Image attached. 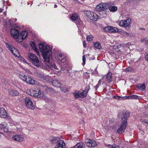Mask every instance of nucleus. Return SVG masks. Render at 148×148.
Returning <instances> with one entry per match:
<instances>
[{"mask_svg":"<svg viewBox=\"0 0 148 148\" xmlns=\"http://www.w3.org/2000/svg\"><path fill=\"white\" fill-rule=\"evenodd\" d=\"M94 87L95 88V89L96 90H97L99 87V86L98 85H96L95 86H94Z\"/></svg>","mask_w":148,"mask_h":148,"instance_id":"51","label":"nucleus"},{"mask_svg":"<svg viewBox=\"0 0 148 148\" xmlns=\"http://www.w3.org/2000/svg\"><path fill=\"white\" fill-rule=\"evenodd\" d=\"M2 51V48L0 47V52H1Z\"/></svg>","mask_w":148,"mask_h":148,"instance_id":"53","label":"nucleus"},{"mask_svg":"<svg viewBox=\"0 0 148 148\" xmlns=\"http://www.w3.org/2000/svg\"><path fill=\"white\" fill-rule=\"evenodd\" d=\"M30 95L32 96H34L37 97L38 96V91L31 90H30Z\"/></svg>","mask_w":148,"mask_h":148,"instance_id":"26","label":"nucleus"},{"mask_svg":"<svg viewBox=\"0 0 148 148\" xmlns=\"http://www.w3.org/2000/svg\"><path fill=\"white\" fill-rule=\"evenodd\" d=\"M21 60L22 61H23L24 63H27V64H28V63L27 62V60L23 58H21Z\"/></svg>","mask_w":148,"mask_h":148,"instance_id":"46","label":"nucleus"},{"mask_svg":"<svg viewBox=\"0 0 148 148\" xmlns=\"http://www.w3.org/2000/svg\"><path fill=\"white\" fill-rule=\"evenodd\" d=\"M89 89H90V87L89 86H86L85 88L84 91L86 92V93L87 94V93L88 92L89 90Z\"/></svg>","mask_w":148,"mask_h":148,"instance_id":"43","label":"nucleus"},{"mask_svg":"<svg viewBox=\"0 0 148 148\" xmlns=\"http://www.w3.org/2000/svg\"><path fill=\"white\" fill-rule=\"evenodd\" d=\"M93 36L92 35H90L87 36L86 39L88 41H90L92 40Z\"/></svg>","mask_w":148,"mask_h":148,"instance_id":"36","label":"nucleus"},{"mask_svg":"<svg viewBox=\"0 0 148 148\" xmlns=\"http://www.w3.org/2000/svg\"><path fill=\"white\" fill-rule=\"evenodd\" d=\"M7 124L5 122H3L2 123L0 124V129H2L4 128V127L7 126Z\"/></svg>","mask_w":148,"mask_h":148,"instance_id":"38","label":"nucleus"},{"mask_svg":"<svg viewBox=\"0 0 148 148\" xmlns=\"http://www.w3.org/2000/svg\"><path fill=\"white\" fill-rule=\"evenodd\" d=\"M131 23V19L130 18H128L127 19L120 21L118 24L121 27H126L129 26Z\"/></svg>","mask_w":148,"mask_h":148,"instance_id":"8","label":"nucleus"},{"mask_svg":"<svg viewBox=\"0 0 148 148\" xmlns=\"http://www.w3.org/2000/svg\"><path fill=\"white\" fill-rule=\"evenodd\" d=\"M101 80H99V82Z\"/></svg>","mask_w":148,"mask_h":148,"instance_id":"57","label":"nucleus"},{"mask_svg":"<svg viewBox=\"0 0 148 148\" xmlns=\"http://www.w3.org/2000/svg\"><path fill=\"white\" fill-rule=\"evenodd\" d=\"M113 148H119V146L115 145H113Z\"/></svg>","mask_w":148,"mask_h":148,"instance_id":"48","label":"nucleus"},{"mask_svg":"<svg viewBox=\"0 0 148 148\" xmlns=\"http://www.w3.org/2000/svg\"><path fill=\"white\" fill-rule=\"evenodd\" d=\"M80 98H83L86 97L87 96V94L86 93V92L85 91H83L82 92L80 91Z\"/></svg>","mask_w":148,"mask_h":148,"instance_id":"33","label":"nucleus"},{"mask_svg":"<svg viewBox=\"0 0 148 148\" xmlns=\"http://www.w3.org/2000/svg\"><path fill=\"white\" fill-rule=\"evenodd\" d=\"M72 94L74 98L77 99L80 97V91L78 90H75Z\"/></svg>","mask_w":148,"mask_h":148,"instance_id":"23","label":"nucleus"},{"mask_svg":"<svg viewBox=\"0 0 148 148\" xmlns=\"http://www.w3.org/2000/svg\"><path fill=\"white\" fill-rule=\"evenodd\" d=\"M27 35L28 33L26 31H23L21 32L19 34L18 42H20L22 41L27 37Z\"/></svg>","mask_w":148,"mask_h":148,"instance_id":"13","label":"nucleus"},{"mask_svg":"<svg viewBox=\"0 0 148 148\" xmlns=\"http://www.w3.org/2000/svg\"><path fill=\"white\" fill-rule=\"evenodd\" d=\"M123 117L122 118L123 119V121L125 120L127 121V119L129 117L130 114L128 111L126 110H124L123 111ZM122 121V120H121Z\"/></svg>","mask_w":148,"mask_h":148,"instance_id":"18","label":"nucleus"},{"mask_svg":"<svg viewBox=\"0 0 148 148\" xmlns=\"http://www.w3.org/2000/svg\"><path fill=\"white\" fill-rule=\"evenodd\" d=\"M137 87L139 89L143 90L145 88V84H139L137 85Z\"/></svg>","mask_w":148,"mask_h":148,"instance_id":"28","label":"nucleus"},{"mask_svg":"<svg viewBox=\"0 0 148 148\" xmlns=\"http://www.w3.org/2000/svg\"><path fill=\"white\" fill-rule=\"evenodd\" d=\"M145 59L146 61H148V53L145 55Z\"/></svg>","mask_w":148,"mask_h":148,"instance_id":"47","label":"nucleus"},{"mask_svg":"<svg viewBox=\"0 0 148 148\" xmlns=\"http://www.w3.org/2000/svg\"><path fill=\"white\" fill-rule=\"evenodd\" d=\"M147 41V40L146 38H143L141 39V42H144L145 44Z\"/></svg>","mask_w":148,"mask_h":148,"instance_id":"41","label":"nucleus"},{"mask_svg":"<svg viewBox=\"0 0 148 148\" xmlns=\"http://www.w3.org/2000/svg\"><path fill=\"white\" fill-rule=\"evenodd\" d=\"M107 7L104 3H101L97 5L96 8V11L99 12L101 14H106L105 10L107 9Z\"/></svg>","mask_w":148,"mask_h":148,"instance_id":"5","label":"nucleus"},{"mask_svg":"<svg viewBox=\"0 0 148 148\" xmlns=\"http://www.w3.org/2000/svg\"><path fill=\"white\" fill-rule=\"evenodd\" d=\"M10 33L11 36L16 41L18 42V39L19 34V31L15 28H13L11 29Z\"/></svg>","mask_w":148,"mask_h":148,"instance_id":"7","label":"nucleus"},{"mask_svg":"<svg viewBox=\"0 0 148 148\" xmlns=\"http://www.w3.org/2000/svg\"><path fill=\"white\" fill-rule=\"evenodd\" d=\"M140 121L143 124L147 123L148 124V120L143 119H140Z\"/></svg>","mask_w":148,"mask_h":148,"instance_id":"37","label":"nucleus"},{"mask_svg":"<svg viewBox=\"0 0 148 148\" xmlns=\"http://www.w3.org/2000/svg\"><path fill=\"white\" fill-rule=\"evenodd\" d=\"M25 81L30 84H35V81L33 79L28 76L26 77V79Z\"/></svg>","mask_w":148,"mask_h":148,"instance_id":"19","label":"nucleus"},{"mask_svg":"<svg viewBox=\"0 0 148 148\" xmlns=\"http://www.w3.org/2000/svg\"><path fill=\"white\" fill-rule=\"evenodd\" d=\"M109 9L110 11L113 12L116 11L117 10V8L116 6H112L109 7Z\"/></svg>","mask_w":148,"mask_h":148,"instance_id":"34","label":"nucleus"},{"mask_svg":"<svg viewBox=\"0 0 148 148\" xmlns=\"http://www.w3.org/2000/svg\"><path fill=\"white\" fill-rule=\"evenodd\" d=\"M57 145L58 147L57 148H66L65 144L64 141L62 140H59Z\"/></svg>","mask_w":148,"mask_h":148,"instance_id":"17","label":"nucleus"},{"mask_svg":"<svg viewBox=\"0 0 148 148\" xmlns=\"http://www.w3.org/2000/svg\"><path fill=\"white\" fill-rule=\"evenodd\" d=\"M147 115L146 114H144V115L143 116V117H146Z\"/></svg>","mask_w":148,"mask_h":148,"instance_id":"54","label":"nucleus"},{"mask_svg":"<svg viewBox=\"0 0 148 148\" xmlns=\"http://www.w3.org/2000/svg\"><path fill=\"white\" fill-rule=\"evenodd\" d=\"M39 48L42 53V54L46 64V69L50 70H58L56 64L54 62H50V60L52 58V47L46 43H40L39 45Z\"/></svg>","mask_w":148,"mask_h":148,"instance_id":"1","label":"nucleus"},{"mask_svg":"<svg viewBox=\"0 0 148 148\" xmlns=\"http://www.w3.org/2000/svg\"><path fill=\"white\" fill-rule=\"evenodd\" d=\"M13 140L18 142L22 141L24 139V136L22 135H16L12 137Z\"/></svg>","mask_w":148,"mask_h":148,"instance_id":"15","label":"nucleus"},{"mask_svg":"<svg viewBox=\"0 0 148 148\" xmlns=\"http://www.w3.org/2000/svg\"><path fill=\"white\" fill-rule=\"evenodd\" d=\"M84 14L88 18L93 21H96L99 18L98 16L96 14L89 10L85 11Z\"/></svg>","mask_w":148,"mask_h":148,"instance_id":"3","label":"nucleus"},{"mask_svg":"<svg viewBox=\"0 0 148 148\" xmlns=\"http://www.w3.org/2000/svg\"><path fill=\"white\" fill-rule=\"evenodd\" d=\"M138 98V96L136 95H132L127 97V99H137Z\"/></svg>","mask_w":148,"mask_h":148,"instance_id":"35","label":"nucleus"},{"mask_svg":"<svg viewBox=\"0 0 148 148\" xmlns=\"http://www.w3.org/2000/svg\"><path fill=\"white\" fill-rule=\"evenodd\" d=\"M142 29H145L144 28H142Z\"/></svg>","mask_w":148,"mask_h":148,"instance_id":"55","label":"nucleus"},{"mask_svg":"<svg viewBox=\"0 0 148 148\" xmlns=\"http://www.w3.org/2000/svg\"><path fill=\"white\" fill-rule=\"evenodd\" d=\"M104 30L105 32L110 33H115L118 31V29L111 26H108L105 27Z\"/></svg>","mask_w":148,"mask_h":148,"instance_id":"14","label":"nucleus"},{"mask_svg":"<svg viewBox=\"0 0 148 148\" xmlns=\"http://www.w3.org/2000/svg\"><path fill=\"white\" fill-rule=\"evenodd\" d=\"M133 71V68L131 67H128L125 69V71L126 72L132 71Z\"/></svg>","mask_w":148,"mask_h":148,"instance_id":"40","label":"nucleus"},{"mask_svg":"<svg viewBox=\"0 0 148 148\" xmlns=\"http://www.w3.org/2000/svg\"><path fill=\"white\" fill-rule=\"evenodd\" d=\"M105 146L106 147L110 148H113V145H111L109 144H105Z\"/></svg>","mask_w":148,"mask_h":148,"instance_id":"44","label":"nucleus"},{"mask_svg":"<svg viewBox=\"0 0 148 148\" xmlns=\"http://www.w3.org/2000/svg\"><path fill=\"white\" fill-rule=\"evenodd\" d=\"M30 45L32 49L35 51L37 55H39V52L35 43L33 42H31L30 43Z\"/></svg>","mask_w":148,"mask_h":148,"instance_id":"21","label":"nucleus"},{"mask_svg":"<svg viewBox=\"0 0 148 148\" xmlns=\"http://www.w3.org/2000/svg\"><path fill=\"white\" fill-rule=\"evenodd\" d=\"M4 131L7 132H8V130L7 127H6H6H4Z\"/></svg>","mask_w":148,"mask_h":148,"instance_id":"45","label":"nucleus"},{"mask_svg":"<svg viewBox=\"0 0 148 148\" xmlns=\"http://www.w3.org/2000/svg\"><path fill=\"white\" fill-rule=\"evenodd\" d=\"M9 93L10 95L14 96L18 95L19 94L17 90L12 89L10 90L9 91Z\"/></svg>","mask_w":148,"mask_h":148,"instance_id":"20","label":"nucleus"},{"mask_svg":"<svg viewBox=\"0 0 148 148\" xmlns=\"http://www.w3.org/2000/svg\"><path fill=\"white\" fill-rule=\"evenodd\" d=\"M37 94H38V96H37V97L39 98L43 97L45 95L44 93L42 91L39 90H38Z\"/></svg>","mask_w":148,"mask_h":148,"instance_id":"27","label":"nucleus"},{"mask_svg":"<svg viewBox=\"0 0 148 148\" xmlns=\"http://www.w3.org/2000/svg\"><path fill=\"white\" fill-rule=\"evenodd\" d=\"M82 60L83 61V63H82V64L83 65H84L85 64V62L86 60L85 55L83 56L82 57Z\"/></svg>","mask_w":148,"mask_h":148,"instance_id":"42","label":"nucleus"},{"mask_svg":"<svg viewBox=\"0 0 148 148\" xmlns=\"http://www.w3.org/2000/svg\"><path fill=\"white\" fill-rule=\"evenodd\" d=\"M16 19H14L13 20H10L8 21V24H9L13 27H17L18 26L15 22V21H16Z\"/></svg>","mask_w":148,"mask_h":148,"instance_id":"22","label":"nucleus"},{"mask_svg":"<svg viewBox=\"0 0 148 148\" xmlns=\"http://www.w3.org/2000/svg\"><path fill=\"white\" fill-rule=\"evenodd\" d=\"M83 144L82 143H78L74 146L71 148H83Z\"/></svg>","mask_w":148,"mask_h":148,"instance_id":"29","label":"nucleus"},{"mask_svg":"<svg viewBox=\"0 0 148 148\" xmlns=\"http://www.w3.org/2000/svg\"><path fill=\"white\" fill-rule=\"evenodd\" d=\"M7 116V113L5 110L3 108L0 109V116L3 118H5Z\"/></svg>","mask_w":148,"mask_h":148,"instance_id":"16","label":"nucleus"},{"mask_svg":"<svg viewBox=\"0 0 148 148\" xmlns=\"http://www.w3.org/2000/svg\"><path fill=\"white\" fill-rule=\"evenodd\" d=\"M61 90L64 92H66L68 91L69 89L67 87H64L61 88Z\"/></svg>","mask_w":148,"mask_h":148,"instance_id":"39","label":"nucleus"},{"mask_svg":"<svg viewBox=\"0 0 148 148\" xmlns=\"http://www.w3.org/2000/svg\"><path fill=\"white\" fill-rule=\"evenodd\" d=\"M147 108H148V104L147 105Z\"/></svg>","mask_w":148,"mask_h":148,"instance_id":"56","label":"nucleus"},{"mask_svg":"<svg viewBox=\"0 0 148 148\" xmlns=\"http://www.w3.org/2000/svg\"><path fill=\"white\" fill-rule=\"evenodd\" d=\"M55 59L58 63L60 64L64 63L66 60V58L64 56L59 52H56L55 54Z\"/></svg>","mask_w":148,"mask_h":148,"instance_id":"4","label":"nucleus"},{"mask_svg":"<svg viewBox=\"0 0 148 148\" xmlns=\"http://www.w3.org/2000/svg\"><path fill=\"white\" fill-rule=\"evenodd\" d=\"M27 76L25 75L23 73H20L19 74V77L23 81H25L26 79V77Z\"/></svg>","mask_w":148,"mask_h":148,"instance_id":"32","label":"nucleus"},{"mask_svg":"<svg viewBox=\"0 0 148 148\" xmlns=\"http://www.w3.org/2000/svg\"><path fill=\"white\" fill-rule=\"evenodd\" d=\"M59 138L58 137H54L51 140L52 143L54 145L57 142H58L59 140H60Z\"/></svg>","mask_w":148,"mask_h":148,"instance_id":"31","label":"nucleus"},{"mask_svg":"<svg viewBox=\"0 0 148 148\" xmlns=\"http://www.w3.org/2000/svg\"><path fill=\"white\" fill-rule=\"evenodd\" d=\"M85 143L86 146L90 147H95L97 145V144L95 141L89 139H86Z\"/></svg>","mask_w":148,"mask_h":148,"instance_id":"12","label":"nucleus"},{"mask_svg":"<svg viewBox=\"0 0 148 148\" xmlns=\"http://www.w3.org/2000/svg\"><path fill=\"white\" fill-rule=\"evenodd\" d=\"M25 103L27 108L31 109H34L35 108L34 104L30 100V99L28 97H26L25 100Z\"/></svg>","mask_w":148,"mask_h":148,"instance_id":"11","label":"nucleus"},{"mask_svg":"<svg viewBox=\"0 0 148 148\" xmlns=\"http://www.w3.org/2000/svg\"><path fill=\"white\" fill-rule=\"evenodd\" d=\"M70 19L72 21H76L75 23L77 25L81 24V20L79 19L78 15L76 13H73L70 17Z\"/></svg>","mask_w":148,"mask_h":148,"instance_id":"10","label":"nucleus"},{"mask_svg":"<svg viewBox=\"0 0 148 148\" xmlns=\"http://www.w3.org/2000/svg\"><path fill=\"white\" fill-rule=\"evenodd\" d=\"M57 6L56 5H54V8H57Z\"/></svg>","mask_w":148,"mask_h":148,"instance_id":"52","label":"nucleus"},{"mask_svg":"<svg viewBox=\"0 0 148 148\" xmlns=\"http://www.w3.org/2000/svg\"><path fill=\"white\" fill-rule=\"evenodd\" d=\"M112 74L111 72H109L108 74L106 77L107 81L109 82H110L112 81Z\"/></svg>","mask_w":148,"mask_h":148,"instance_id":"25","label":"nucleus"},{"mask_svg":"<svg viewBox=\"0 0 148 148\" xmlns=\"http://www.w3.org/2000/svg\"><path fill=\"white\" fill-rule=\"evenodd\" d=\"M5 45L14 56L18 58L20 56V54L16 49L11 46L7 43H5Z\"/></svg>","mask_w":148,"mask_h":148,"instance_id":"6","label":"nucleus"},{"mask_svg":"<svg viewBox=\"0 0 148 148\" xmlns=\"http://www.w3.org/2000/svg\"><path fill=\"white\" fill-rule=\"evenodd\" d=\"M28 60L34 65L37 67L40 66V62L38 57L33 53L29 54L28 56Z\"/></svg>","mask_w":148,"mask_h":148,"instance_id":"2","label":"nucleus"},{"mask_svg":"<svg viewBox=\"0 0 148 148\" xmlns=\"http://www.w3.org/2000/svg\"><path fill=\"white\" fill-rule=\"evenodd\" d=\"M52 84L54 86L57 87H60L61 85L59 81L57 79L54 80Z\"/></svg>","mask_w":148,"mask_h":148,"instance_id":"24","label":"nucleus"},{"mask_svg":"<svg viewBox=\"0 0 148 148\" xmlns=\"http://www.w3.org/2000/svg\"><path fill=\"white\" fill-rule=\"evenodd\" d=\"M83 46L84 47H86V42L85 41H84L83 42Z\"/></svg>","mask_w":148,"mask_h":148,"instance_id":"49","label":"nucleus"},{"mask_svg":"<svg viewBox=\"0 0 148 148\" xmlns=\"http://www.w3.org/2000/svg\"><path fill=\"white\" fill-rule=\"evenodd\" d=\"M123 119H122L121 124L120 127L117 130V133L119 134H121L125 131L127 125V121L125 120L123 121Z\"/></svg>","mask_w":148,"mask_h":148,"instance_id":"9","label":"nucleus"},{"mask_svg":"<svg viewBox=\"0 0 148 148\" xmlns=\"http://www.w3.org/2000/svg\"><path fill=\"white\" fill-rule=\"evenodd\" d=\"M94 45L95 48L100 49L101 48V46L99 42H96L94 44Z\"/></svg>","mask_w":148,"mask_h":148,"instance_id":"30","label":"nucleus"},{"mask_svg":"<svg viewBox=\"0 0 148 148\" xmlns=\"http://www.w3.org/2000/svg\"><path fill=\"white\" fill-rule=\"evenodd\" d=\"M3 8H0V13H1L3 12Z\"/></svg>","mask_w":148,"mask_h":148,"instance_id":"50","label":"nucleus"}]
</instances>
